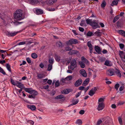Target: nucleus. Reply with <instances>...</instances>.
I'll return each instance as SVG.
<instances>
[{
  "label": "nucleus",
  "mask_w": 125,
  "mask_h": 125,
  "mask_svg": "<svg viewBox=\"0 0 125 125\" xmlns=\"http://www.w3.org/2000/svg\"><path fill=\"white\" fill-rule=\"evenodd\" d=\"M22 11L21 10H16L14 14V18L17 21H20L24 18L22 15Z\"/></svg>",
  "instance_id": "1"
},
{
  "label": "nucleus",
  "mask_w": 125,
  "mask_h": 125,
  "mask_svg": "<svg viewBox=\"0 0 125 125\" xmlns=\"http://www.w3.org/2000/svg\"><path fill=\"white\" fill-rule=\"evenodd\" d=\"M70 68L72 70H73L77 66V64L76 61L74 59H73L70 62Z\"/></svg>",
  "instance_id": "2"
},
{
  "label": "nucleus",
  "mask_w": 125,
  "mask_h": 125,
  "mask_svg": "<svg viewBox=\"0 0 125 125\" xmlns=\"http://www.w3.org/2000/svg\"><path fill=\"white\" fill-rule=\"evenodd\" d=\"M78 41L76 39H72L69 40L66 42V44L68 45L75 44L78 43Z\"/></svg>",
  "instance_id": "3"
},
{
  "label": "nucleus",
  "mask_w": 125,
  "mask_h": 125,
  "mask_svg": "<svg viewBox=\"0 0 125 125\" xmlns=\"http://www.w3.org/2000/svg\"><path fill=\"white\" fill-rule=\"evenodd\" d=\"M57 1V0H46L45 2H44V3L45 2L48 5L50 6L56 3Z\"/></svg>",
  "instance_id": "4"
},
{
  "label": "nucleus",
  "mask_w": 125,
  "mask_h": 125,
  "mask_svg": "<svg viewBox=\"0 0 125 125\" xmlns=\"http://www.w3.org/2000/svg\"><path fill=\"white\" fill-rule=\"evenodd\" d=\"M87 45L89 48V49L90 51V53L91 54L93 52V46L91 44L90 42H88L87 43Z\"/></svg>",
  "instance_id": "5"
},
{
  "label": "nucleus",
  "mask_w": 125,
  "mask_h": 125,
  "mask_svg": "<svg viewBox=\"0 0 125 125\" xmlns=\"http://www.w3.org/2000/svg\"><path fill=\"white\" fill-rule=\"evenodd\" d=\"M97 90V88L94 87L93 88H92L89 92L88 94L91 96H93L95 93V92Z\"/></svg>",
  "instance_id": "6"
},
{
  "label": "nucleus",
  "mask_w": 125,
  "mask_h": 125,
  "mask_svg": "<svg viewBox=\"0 0 125 125\" xmlns=\"http://www.w3.org/2000/svg\"><path fill=\"white\" fill-rule=\"evenodd\" d=\"M98 105L97 109L99 111L102 110L104 108V106L103 103L98 104Z\"/></svg>",
  "instance_id": "7"
},
{
  "label": "nucleus",
  "mask_w": 125,
  "mask_h": 125,
  "mask_svg": "<svg viewBox=\"0 0 125 125\" xmlns=\"http://www.w3.org/2000/svg\"><path fill=\"white\" fill-rule=\"evenodd\" d=\"M82 81L81 79H79L77 80L74 83V85L76 87H78L82 83Z\"/></svg>",
  "instance_id": "8"
},
{
  "label": "nucleus",
  "mask_w": 125,
  "mask_h": 125,
  "mask_svg": "<svg viewBox=\"0 0 125 125\" xmlns=\"http://www.w3.org/2000/svg\"><path fill=\"white\" fill-rule=\"evenodd\" d=\"M113 69H109L107 70L106 74L108 76H112L114 75L113 72Z\"/></svg>",
  "instance_id": "9"
},
{
  "label": "nucleus",
  "mask_w": 125,
  "mask_h": 125,
  "mask_svg": "<svg viewBox=\"0 0 125 125\" xmlns=\"http://www.w3.org/2000/svg\"><path fill=\"white\" fill-rule=\"evenodd\" d=\"M91 25L92 26L94 29H95L98 27H99L98 24L96 22H93Z\"/></svg>",
  "instance_id": "10"
},
{
  "label": "nucleus",
  "mask_w": 125,
  "mask_h": 125,
  "mask_svg": "<svg viewBox=\"0 0 125 125\" xmlns=\"http://www.w3.org/2000/svg\"><path fill=\"white\" fill-rule=\"evenodd\" d=\"M94 50L98 54H99L101 53V50L100 47L98 46H95L94 47Z\"/></svg>",
  "instance_id": "11"
},
{
  "label": "nucleus",
  "mask_w": 125,
  "mask_h": 125,
  "mask_svg": "<svg viewBox=\"0 0 125 125\" xmlns=\"http://www.w3.org/2000/svg\"><path fill=\"white\" fill-rule=\"evenodd\" d=\"M36 14L38 15L42 14L43 13V10L41 9H37L35 10Z\"/></svg>",
  "instance_id": "12"
},
{
  "label": "nucleus",
  "mask_w": 125,
  "mask_h": 125,
  "mask_svg": "<svg viewBox=\"0 0 125 125\" xmlns=\"http://www.w3.org/2000/svg\"><path fill=\"white\" fill-rule=\"evenodd\" d=\"M80 73L82 76L84 77H86L87 76V73L86 71L84 69H82L80 71Z\"/></svg>",
  "instance_id": "13"
},
{
  "label": "nucleus",
  "mask_w": 125,
  "mask_h": 125,
  "mask_svg": "<svg viewBox=\"0 0 125 125\" xmlns=\"http://www.w3.org/2000/svg\"><path fill=\"white\" fill-rule=\"evenodd\" d=\"M30 4L32 5H35L39 3L38 0H29Z\"/></svg>",
  "instance_id": "14"
},
{
  "label": "nucleus",
  "mask_w": 125,
  "mask_h": 125,
  "mask_svg": "<svg viewBox=\"0 0 125 125\" xmlns=\"http://www.w3.org/2000/svg\"><path fill=\"white\" fill-rule=\"evenodd\" d=\"M24 90L26 92L30 94H32L34 91V90H32V89L31 88H24Z\"/></svg>",
  "instance_id": "15"
},
{
  "label": "nucleus",
  "mask_w": 125,
  "mask_h": 125,
  "mask_svg": "<svg viewBox=\"0 0 125 125\" xmlns=\"http://www.w3.org/2000/svg\"><path fill=\"white\" fill-rule=\"evenodd\" d=\"M89 81V78H87L86 79L85 81L83 82L82 85L83 86H86L88 83Z\"/></svg>",
  "instance_id": "16"
},
{
  "label": "nucleus",
  "mask_w": 125,
  "mask_h": 125,
  "mask_svg": "<svg viewBox=\"0 0 125 125\" xmlns=\"http://www.w3.org/2000/svg\"><path fill=\"white\" fill-rule=\"evenodd\" d=\"M78 51H77L74 50H71L68 52V54L70 55H72L77 53Z\"/></svg>",
  "instance_id": "17"
},
{
  "label": "nucleus",
  "mask_w": 125,
  "mask_h": 125,
  "mask_svg": "<svg viewBox=\"0 0 125 125\" xmlns=\"http://www.w3.org/2000/svg\"><path fill=\"white\" fill-rule=\"evenodd\" d=\"M104 65L108 66H112V64L109 61L106 60L105 62Z\"/></svg>",
  "instance_id": "18"
},
{
  "label": "nucleus",
  "mask_w": 125,
  "mask_h": 125,
  "mask_svg": "<svg viewBox=\"0 0 125 125\" xmlns=\"http://www.w3.org/2000/svg\"><path fill=\"white\" fill-rule=\"evenodd\" d=\"M37 77L39 79H42L44 77L45 75L43 74L37 73Z\"/></svg>",
  "instance_id": "19"
},
{
  "label": "nucleus",
  "mask_w": 125,
  "mask_h": 125,
  "mask_svg": "<svg viewBox=\"0 0 125 125\" xmlns=\"http://www.w3.org/2000/svg\"><path fill=\"white\" fill-rule=\"evenodd\" d=\"M115 73H116V75L120 77L121 76V74L120 73V71L118 70L117 69H116V71L115 72Z\"/></svg>",
  "instance_id": "20"
},
{
  "label": "nucleus",
  "mask_w": 125,
  "mask_h": 125,
  "mask_svg": "<svg viewBox=\"0 0 125 125\" xmlns=\"http://www.w3.org/2000/svg\"><path fill=\"white\" fill-rule=\"evenodd\" d=\"M118 33L122 35L125 37V31L124 30H120L118 31Z\"/></svg>",
  "instance_id": "21"
},
{
  "label": "nucleus",
  "mask_w": 125,
  "mask_h": 125,
  "mask_svg": "<svg viewBox=\"0 0 125 125\" xmlns=\"http://www.w3.org/2000/svg\"><path fill=\"white\" fill-rule=\"evenodd\" d=\"M17 86L21 89L23 88L24 87V85L22 84L19 81L18 83H17Z\"/></svg>",
  "instance_id": "22"
},
{
  "label": "nucleus",
  "mask_w": 125,
  "mask_h": 125,
  "mask_svg": "<svg viewBox=\"0 0 125 125\" xmlns=\"http://www.w3.org/2000/svg\"><path fill=\"white\" fill-rule=\"evenodd\" d=\"M18 32H11L10 33H8V36H13L16 35L18 33Z\"/></svg>",
  "instance_id": "23"
},
{
  "label": "nucleus",
  "mask_w": 125,
  "mask_h": 125,
  "mask_svg": "<svg viewBox=\"0 0 125 125\" xmlns=\"http://www.w3.org/2000/svg\"><path fill=\"white\" fill-rule=\"evenodd\" d=\"M70 90L69 89H64L62 92V93L63 94H68L70 92Z\"/></svg>",
  "instance_id": "24"
},
{
  "label": "nucleus",
  "mask_w": 125,
  "mask_h": 125,
  "mask_svg": "<svg viewBox=\"0 0 125 125\" xmlns=\"http://www.w3.org/2000/svg\"><path fill=\"white\" fill-rule=\"evenodd\" d=\"M55 58L56 61L58 62L60 61L61 59L60 57L56 54H55Z\"/></svg>",
  "instance_id": "25"
},
{
  "label": "nucleus",
  "mask_w": 125,
  "mask_h": 125,
  "mask_svg": "<svg viewBox=\"0 0 125 125\" xmlns=\"http://www.w3.org/2000/svg\"><path fill=\"white\" fill-rule=\"evenodd\" d=\"M79 64L80 65L81 67L82 68H83L85 67V64L82 61L79 62Z\"/></svg>",
  "instance_id": "26"
},
{
  "label": "nucleus",
  "mask_w": 125,
  "mask_h": 125,
  "mask_svg": "<svg viewBox=\"0 0 125 125\" xmlns=\"http://www.w3.org/2000/svg\"><path fill=\"white\" fill-rule=\"evenodd\" d=\"M10 82L12 84L16 86H17V83H18V81H14V80H13L12 79H11Z\"/></svg>",
  "instance_id": "27"
},
{
  "label": "nucleus",
  "mask_w": 125,
  "mask_h": 125,
  "mask_svg": "<svg viewBox=\"0 0 125 125\" xmlns=\"http://www.w3.org/2000/svg\"><path fill=\"white\" fill-rule=\"evenodd\" d=\"M118 2L116 1V0H113L112 3L111 4V5L113 6L114 5H117Z\"/></svg>",
  "instance_id": "28"
},
{
  "label": "nucleus",
  "mask_w": 125,
  "mask_h": 125,
  "mask_svg": "<svg viewBox=\"0 0 125 125\" xmlns=\"http://www.w3.org/2000/svg\"><path fill=\"white\" fill-rule=\"evenodd\" d=\"M123 25V23L119 22V21H117V25L118 28L121 27H122Z\"/></svg>",
  "instance_id": "29"
},
{
  "label": "nucleus",
  "mask_w": 125,
  "mask_h": 125,
  "mask_svg": "<svg viewBox=\"0 0 125 125\" xmlns=\"http://www.w3.org/2000/svg\"><path fill=\"white\" fill-rule=\"evenodd\" d=\"M119 15H117L115 16L113 20V22L115 23L119 19Z\"/></svg>",
  "instance_id": "30"
},
{
  "label": "nucleus",
  "mask_w": 125,
  "mask_h": 125,
  "mask_svg": "<svg viewBox=\"0 0 125 125\" xmlns=\"http://www.w3.org/2000/svg\"><path fill=\"white\" fill-rule=\"evenodd\" d=\"M74 101L75 100H72L73 103L71 104L70 105H73L76 104L78 103L79 102V100L78 99L77 100L75 101Z\"/></svg>",
  "instance_id": "31"
},
{
  "label": "nucleus",
  "mask_w": 125,
  "mask_h": 125,
  "mask_svg": "<svg viewBox=\"0 0 125 125\" xmlns=\"http://www.w3.org/2000/svg\"><path fill=\"white\" fill-rule=\"evenodd\" d=\"M56 45L58 47H60L62 46V42L60 41H58L56 43Z\"/></svg>",
  "instance_id": "32"
},
{
  "label": "nucleus",
  "mask_w": 125,
  "mask_h": 125,
  "mask_svg": "<svg viewBox=\"0 0 125 125\" xmlns=\"http://www.w3.org/2000/svg\"><path fill=\"white\" fill-rule=\"evenodd\" d=\"M106 3L104 0H103L102 3L101 5V6L102 8H104L105 6Z\"/></svg>",
  "instance_id": "33"
},
{
  "label": "nucleus",
  "mask_w": 125,
  "mask_h": 125,
  "mask_svg": "<svg viewBox=\"0 0 125 125\" xmlns=\"http://www.w3.org/2000/svg\"><path fill=\"white\" fill-rule=\"evenodd\" d=\"M118 120L120 124L121 125H122L123 124V121L121 117H118Z\"/></svg>",
  "instance_id": "34"
},
{
  "label": "nucleus",
  "mask_w": 125,
  "mask_h": 125,
  "mask_svg": "<svg viewBox=\"0 0 125 125\" xmlns=\"http://www.w3.org/2000/svg\"><path fill=\"white\" fill-rule=\"evenodd\" d=\"M105 98H99L98 101V104H99V103H103L104 100Z\"/></svg>",
  "instance_id": "35"
},
{
  "label": "nucleus",
  "mask_w": 125,
  "mask_h": 125,
  "mask_svg": "<svg viewBox=\"0 0 125 125\" xmlns=\"http://www.w3.org/2000/svg\"><path fill=\"white\" fill-rule=\"evenodd\" d=\"M29 107L32 110H34L36 109L35 106L34 105H30Z\"/></svg>",
  "instance_id": "36"
},
{
  "label": "nucleus",
  "mask_w": 125,
  "mask_h": 125,
  "mask_svg": "<svg viewBox=\"0 0 125 125\" xmlns=\"http://www.w3.org/2000/svg\"><path fill=\"white\" fill-rule=\"evenodd\" d=\"M64 98V95H61L57 96L55 97L56 99H61Z\"/></svg>",
  "instance_id": "37"
},
{
  "label": "nucleus",
  "mask_w": 125,
  "mask_h": 125,
  "mask_svg": "<svg viewBox=\"0 0 125 125\" xmlns=\"http://www.w3.org/2000/svg\"><path fill=\"white\" fill-rule=\"evenodd\" d=\"M6 67L8 70L10 72H11V70L10 68V66L9 63H7L6 65Z\"/></svg>",
  "instance_id": "38"
},
{
  "label": "nucleus",
  "mask_w": 125,
  "mask_h": 125,
  "mask_svg": "<svg viewBox=\"0 0 125 125\" xmlns=\"http://www.w3.org/2000/svg\"><path fill=\"white\" fill-rule=\"evenodd\" d=\"M31 56L32 58L33 59H36L37 57V55L35 53H33L31 54Z\"/></svg>",
  "instance_id": "39"
},
{
  "label": "nucleus",
  "mask_w": 125,
  "mask_h": 125,
  "mask_svg": "<svg viewBox=\"0 0 125 125\" xmlns=\"http://www.w3.org/2000/svg\"><path fill=\"white\" fill-rule=\"evenodd\" d=\"M94 35L93 33H92L90 31H88L87 34V35L88 36H91Z\"/></svg>",
  "instance_id": "40"
},
{
  "label": "nucleus",
  "mask_w": 125,
  "mask_h": 125,
  "mask_svg": "<svg viewBox=\"0 0 125 125\" xmlns=\"http://www.w3.org/2000/svg\"><path fill=\"white\" fill-rule=\"evenodd\" d=\"M80 25L81 26H84L85 25V20H83L82 21Z\"/></svg>",
  "instance_id": "41"
},
{
  "label": "nucleus",
  "mask_w": 125,
  "mask_h": 125,
  "mask_svg": "<svg viewBox=\"0 0 125 125\" xmlns=\"http://www.w3.org/2000/svg\"><path fill=\"white\" fill-rule=\"evenodd\" d=\"M52 68V64H49L48 65L47 70L48 71H50L51 70Z\"/></svg>",
  "instance_id": "42"
},
{
  "label": "nucleus",
  "mask_w": 125,
  "mask_h": 125,
  "mask_svg": "<svg viewBox=\"0 0 125 125\" xmlns=\"http://www.w3.org/2000/svg\"><path fill=\"white\" fill-rule=\"evenodd\" d=\"M0 72L1 73L4 75H6V73L4 70L1 67H0Z\"/></svg>",
  "instance_id": "43"
},
{
  "label": "nucleus",
  "mask_w": 125,
  "mask_h": 125,
  "mask_svg": "<svg viewBox=\"0 0 125 125\" xmlns=\"http://www.w3.org/2000/svg\"><path fill=\"white\" fill-rule=\"evenodd\" d=\"M76 123L78 124L79 125H81L82 124V121L80 119H78Z\"/></svg>",
  "instance_id": "44"
},
{
  "label": "nucleus",
  "mask_w": 125,
  "mask_h": 125,
  "mask_svg": "<svg viewBox=\"0 0 125 125\" xmlns=\"http://www.w3.org/2000/svg\"><path fill=\"white\" fill-rule=\"evenodd\" d=\"M86 21L87 24H90V25L91 24L92 22H93L92 21V20L91 19H87Z\"/></svg>",
  "instance_id": "45"
},
{
  "label": "nucleus",
  "mask_w": 125,
  "mask_h": 125,
  "mask_svg": "<svg viewBox=\"0 0 125 125\" xmlns=\"http://www.w3.org/2000/svg\"><path fill=\"white\" fill-rule=\"evenodd\" d=\"M65 49L66 51H70L72 50V48L68 46L65 47Z\"/></svg>",
  "instance_id": "46"
},
{
  "label": "nucleus",
  "mask_w": 125,
  "mask_h": 125,
  "mask_svg": "<svg viewBox=\"0 0 125 125\" xmlns=\"http://www.w3.org/2000/svg\"><path fill=\"white\" fill-rule=\"evenodd\" d=\"M101 33H102L100 32L97 31L95 32L94 34L97 35V36H101Z\"/></svg>",
  "instance_id": "47"
},
{
  "label": "nucleus",
  "mask_w": 125,
  "mask_h": 125,
  "mask_svg": "<svg viewBox=\"0 0 125 125\" xmlns=\"http://www.w3.org/2000/svg\"><path fill=\"white\" fill-rule=\"evenodd\" d=\"M53 59L51 58L49 60V63L50 64H53Z\"/></svg>",
  "instance_id": "48"
},
{
  "label": "nucleus",
  "mask_w": 125,
  "mask_h": 125,
  "mask_svg": "<svg viewBox=\"0 0 125 125\" xmlns=\"http://www.w3.org/2000/svg\"><path fill=\"white\" fill-rule=\"evenodd\" d=\"M72 79V76L71 75H70L66 77V80L67 81L70 80H71Z\"/></svg>",
  "instance_id": "49"
},
{
  "label": "nucleus",
  "mask_w": 125,
  "mask_h": 125,
  "mask_svg": "<svg viewBox=\"0 0 125 125\" xmlns=\"http://www.w3.org/2000/svg\"><path fill=\"white\" fill-rule=\"evenodd\" d=\"M102 122V121L101 120H98L96 122V125H100Z\"/></svg>",
  "instance_id": "50"
},
{
  "label": "nucleus",
  "mask_w": 125,
  "mask_h": 125,
  "mask_svg": "<svg viewBox=\"0 0 125 125\" xmlns=\"http://www.w3.org/2000/svg\"><path fill=\"white\" fill-rule=\"evenodd\" d=\"M32 94H32L35 97V96H36L38 94V93L37 92L35 91V90H34Z\"/></svg>",
  "instance_id": "51"
},
{
  "label": "nucleus",
  "mask_w": 125,
  "mask_h": 125,
  "mask_svg": "<svg viewBox=\"0 0 125 125\" xmlns=\"http://www.w3.org/2000/svg\"><path fill=\"white\" fill-rule=\"evenodd\" d=\"M59 81H57L55 83V87H58L59 86Z\"/></svg>",
  "instance_id": "52"
},
{
  "label": "nucleus",
  "mask_w": 125,
  "mask_h": 125,
  "mask_svg": "<svg viewBox=\"0 0 125 125\" xmlns=\"http://www.w3.org/2000/svg\"><path fill=\"white\" fill-rule=\"evenodd\" d=\"M33 40L32 39L31 40L28 41L27 42V44L28 45H30L31 43L33 42Z\"/></svg>",
  "instance_id": "53"
},
{
  "label": "nucleus",
  "mask_w": 125,
  "mask_h": 125,
  "mask_svg": "<svg viewBox=\"0 0 125 125\" xmlns=\"http://www.w3.org/2000/svg\"><path fill=\"white\" fill-rule=\"evenodd\" d=\"M119 87V84L118 83L116 84L115 86V88L117 90H118Z\"/></svg>",
  "instance_id": "54"
},
{
  "label": "nucleus",
  "mask_w": 125,
  "mask_h": 125,
  "mask_svg": "<svg viewBox=\"0 0 125 125\" xmlns=\"http://www.w3.org/2000/svg\"><path fill=\"white\" fill-rule=\"evenodd\" d=\"M26 61L28 62L30 64L31 62V61L29 58L28 57L26 58Z\"/></svg>",
  "instance_id": "55"
},
{
  "label": "nucleus",
  "mask_w": 125,
  "mask_h": 125,
  "mask_svg": "<svg viewBox=\"0 0 125 125\" xmlns=\"http://www.w3.org/2000/svg\"><path fill=\"white\" fill-rule=\"evenodd\" d=\"M119 46L121 49H123L124 46V45L122 43H121L119 44Z\"/></svg>",
  "instance_id": "56"
},
{
  "label": "nucleus",
  "mask_w": 125,
  "mask_h": 125,
  "mask_svg": "<svg viewBox=\"0 0 125 125\" xmlns=\"http://www.w3.org/2000/svg\"><path fill=\"white\" fill-rule=\"evenodd\" d=\"M123 51H120L119 52V55L121 58H123L122 56V55L123 54Z\"/></svg>",
  "instance_id": "57"
},
{
  "label": "nucleus",
  "mask_w": 125,
  "mask_h": 125,
  "mask_svg": "<svg viewBox=\"0 0 125 125\" xmlns=\"http://www.w3.org/2000/svg\"><path fill=\"white\" fill-rule=\"evenodd\" d=\"M79 29L80 31L82 32H83L84 31V29L83 28L81 27H79Z\"/></svg>",
  "instance_id": "58"
},
{
  "label": "nucleus",
  "mask_w": 125,
  "mask_h": 125,
  "mask_svg": "<svg viewBox=\"0 0 125 125\" xmlns=\"http://www.w3.org/2000/svg\"><path fill=\"white\" fill-rule=\"evenodd\" d=\"M84 111L83 110H81L79 112L80 114L81 115H83L84 113Z\"/></svg>",
  "instance_id": "59"
},
{
  "label": "nucleus",
  "mask_w": 125,
  "mask_h": 125,
  "mask_svg": "<svg viewBox=\"0 0 125 125\" xmlns=\"http://www.w3.org/2000/svg\"><path fill=\"white\" fill-rule=\"evenodd\" d=\"M125 102L123 101H120L118 103V105H122L124 104Z\"/></svg>",
  "instance_id": "60"
},
{
  "label": "nucleus",
  "mask_w": 125,
  "mask_h": 125,
  "mask_svg": "<svg viewBox=\"0 0 125 125\" xmlns=\"http://www.w3.org/2000/svg\"><path fill=\"white\" fill-rule=\"evenodd\" d=\"M26 43L24 42H20L18 44L19 45H22L25 44Z\"/></svg>",
  "instance_id": "61"
},
{
  "label": "nucleus",
  "mask_w": 125,
  "mask_h": 125,
  "mask_svg": "<svg viewBox=\"0 0 125 125\" xmlns=\"http://www.w3.org/2000/svg\"><path fill=\"white\" fill-rule=\"evenodd\" d=\"M85 87L83 86H81L79 88V89L80 90H84Z\"/></svg>",
  "instance_id": "62"
},
{
  "label": "nucleus",
  "mask_w": 125,
  "mask_h": 125,
  "mask_svg": "<svg viewBox=\"0 0 125 125\" xmlns=\"http://www.w3.org/2000/svg\"><path fill=\"white\" fill-rule=\"evenodd\" d=\"M28 97L29 98H32L33 99H34L35 98V97L34 96H33L32 94L31 95H29L28 96Z\"/></svg>",
  "instance_id": "63"
},
{
  "label": "nucleus",
  "mask_w": 125,
  "mask_h": 125,
  "mask_svg": "<svg viewBox=\"0 0 125 125\" xmlns=\"http://www.w3.org/2000/svg\"><path fill=\"white\" fill-rule=\"evenodd\" d=\"M81 92H78L77 94L75 95V97L76 98H77L81 94Z\"/></svg>",
  "instance_id": "64"
}]
</instances>
